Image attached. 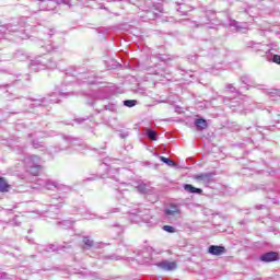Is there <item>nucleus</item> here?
<instances>
[{
	"label": "nucleus",
	"mask_w": 280,
	"mask_h": 280,
	"mask_svg": "<svg viewBox=\"0 0 280 280\" xmlns=\"http://www.w3.org/2000/svg\"><path fill=\"white\" fill-rule=\"evenodd\" d=\"M126 137H128V132H126V133H120V138H121V139H126Z\"/></svg>",
	"instance_id": "41"
},
{
	"label": "nucleus",
	"mask_w": 280,
	"mask_h": 280,
	"mask_svg": "<svg viewBox=\"0 0 280 280\" xmlns=\"http://www.w3.org/2000/svg\"><path fill=\"white\" fill-rule=\"evenodd\" d=\"M226 91H230V93H238L237 89H235V86H233V84H228Z\"/></svg>",
	"instance_id": "31"
},
{
	"label": "nucleus",
	"mask_w": 280,
	"mask_h": 280,
	"mask_svg": "<svg viewBox=\"0 0 280 280\" xmlns=\"http://www.w3.org/2000/svg\"><path fill=\"white\" fill-rule=\"evenodd\" d=\"M60 225L63 228V229H71V226H73V222L69 221V220H65L62 222H60Z\"/></svg>",
	"instance_id": "27"
},
{
	"label": "nucleus",
	"mask_w": 280,
	"mask_h": 280,
	"mask_svg": "<svg viewBox=\"0 0 280 280\" xmlns=\"http://www.w3.org/2000/svg\"><path fill=\"white\" fill-rule=\"evenodd\" d=\"M267 60L269 62H275L276 65H280V55H273L272 52L267 56Z\"/></svg>",
	"instance_id": "22"
},
{
	"label": "nucleus",
	"mask_w": 280,
	"mask_h": 280,
	"mask_svg": "<svg viewBox=\"0 0 280 280\" xmlns=\"http://www.w3.org/2000/svg\"><path fill=\"white\" fill-rule=\"evenodd\" d=\"M78 124H82V121H86V119H77Z\"/></svg>",
	"instance_id": "43"
},
{
	"label": "nucleus",
	"mask_w": 280,
	"mask_h": 280,
	"mask_svg": "<svg viewBox=\"0 0 280 280\" xmlns=\"http://www.w3.org/2000/svg\"><path fill=\"white\" fill-rule=\"evenodd\" d=\"M37 185H39V187H45V189L48 190L62 189L63 191H71L69 186L61 185L58 182H54L51 179H37Z\"/></svg>",
	"instance_id": "4"
},
{
	"label": "nucleus",
	"mask_w": 280,
	"mask_h": 280,
	"mask_svg": "<svg viewBox=\"0 0 280 280\" xmlns=\"http://www.w3.org/2000/svg\"><path fill=\"white\" fill-rule=\"evenodd\" d=\"M184 189L187 191V194H198L199 196L202 194L201 188L194 187L191 184H185Z\"/></svg>",
	"instance_id": "14"
},
{
	"label": "nucleus",
	"mask_w": 280,
	"mask_h": 280,
	"mask_svg": "<svg viewBox=\"0 0 280 280\" xmlns=\"http://www.w3.org/2000/svg\"><path fill=\"white\" fill-rule=\"evenodd\" d=\"M259 261L264 264H271L272 261H279V253L277 252H267L259 256Z\"/></svg>",
	"instance_id": "7"
},
{
	"label": "nucleus",
	"mask_w": 280,
	"mask_h": 280,
	"mask_svg": "<svg viewBox=\"0 0 280 280\" xmlns=\"http://www.w3.org/2000/svg\"><path fill=\"white\" fill-rule=\"evenodd\" d=\"M66 141L70 144V148L77 150V152H84V150H86V145H84V142L81 140L68 138Z\"/></svg>",
	"instance_id": "8"
},
{
	"label": "nucleus",
	"mask_w": 280,
	"mask_h": 280,
	"mask_svg": "<svg viewBox=\"0 0 280 280\" xmlns=\"http://www.w3.org/2000/svg\"><path fill=\"white\" fill-rule=\"evenodd\" d=\"M107 176L109 180H114L115 183H119V170L118 168H109L107 172Z\"/></svg>",
	"instance_id": "13"
},
{
	"label": "nucleus",
	"mask_w": 280,
	"mask_h": 280,
	"mask_svg": "<svg viewBox=\"0 0 280 280\" xmlns=\"http://www.w3.org/2000/svg\"><path fill=\"white\" fill-rule=\"evenodd\" d=\"M271 117H272V119H273V121H276L277 124H279V117H280V114H278L277 112H273L272 114H271Z\"/></svg>",
	"instance_id": "33"
},
{
	"label": "nucleus",
	"mask_w": 280,
	"mask_h": 280,
	"mask_svg": "<svg viewBox=\"0 0 280 280\" xmlns=\"http://www.w3.org/2000/svg\"><path fill=\"white\" fill-rule=\"evenodd\" d=\"M254 51H257L260 56L271 55V51H275V48L271 45H266L261 43H256L252 46Z\"/></svg>",
	"instance_id": "5"
},
{
	"label": "nucleus",
	"mask_w": 280,
	"mask_h": 280,
	"mask_svg": "<svg viewBox=\"0 0 280 280\" xmlns=\"http://www.w3.org/2000/svg\"><path fill=\"white\" fill-rule=\"evenodd\" d=\"M241 84H246V86H250V84H255V81L252 79L250 75L245 74L241 77Z\"/></svg>",
	"instance_id": "19"
},
{
	"label": "nucleus",
	"mask_w": 280,
	"mask_h": 280,
	"mask_svg": "<svg viewBox=\"0 0 280 280\" xmlns=\"http://www.w3.org/2000/svg\"><path fill=\"white\" fill-rule=\"evenodd\" d=\"M56 67H58V63L48 55L38 56L30 62L32 71H45V69H56Z\"/></svg>",
	"instance_id": "2"
},
{
	"label": "nucleus",
	"mask_w": 280,
	"mask_h": 280,
	"mask_svg": "<svg viewBox=\"0 0 280 280\" xmlns=\"http://www.w3.org/2000/svg\"><path fill=\"white\" fill-rule=\"evenodd\" d=\"M195 179L203 185L209 186L213 183V173H203L195 176Z\"/></svg>",
	"instance_id": "10"
},
{
	"label": "nucleus",
	"mask_w": 280,
	"mask_h": 280,
	"mask_svg": "<svg viewBox=\"0 0 280 280\" xmlns=\"http://www.w3.org/2000/svg\"><path fill=\"white\" fill-rule=\"evenodd\" d=\"M110 259H116V261H117V260H119V257H117V256H110Z\"/></svg>",
	"instance_id": "44"
},
{
	"label": "nucleus",
	"mask_w": 280,
	"mask_h": 280,
	"mask_svg": "<svg viewBox=\"0 0 280 280\" xmlns=\"http://www.w3.org/2000/svg\"><path fill=\"white\" fill-rule=\"evenodd\" d=\"M30 100L31 102H33L32 106H34L35 108H38V106H49V104H58V102H60V100H58L57 93H52L44 97L38 96Z\"/></svg>",
	"instance_id": "3"
},
{
	"label": "nucleus",
	"mask_w": 280,
	"mask_h": 280,
	"mask_svg": "<svg viewBox=\"0 0 280 280\" xmlns=\"http://www.w3.org/2000/svg\"><path fill=\"white\" fill-rule=\"evenodd\" d=\"M88 180H95V177H90L88 178Z\"/></svg>",
	"instance_id": "47"
},
{
	"label": "nucleus",
	"mask_w": 280,
	"mask_h": 280,
	"mask_svg": "<svg viewBox=\"0 0 280 280\" xmlns=\"http://www.w3.org/2000/svg\"><path fill=\"white\" fill-rule=\"evenodd\" d=\"M37 45H38V47H40V49H44V51H47V52L54 51V49H56L54 47V45L45 44V42H43V40H38Z\"/></svg>",
	"instance_id": "17"
},
{
	"label": "nucleus",
	"mask_w": 280,
	"mask_h": 280,
	"mask_svg": "<svg viewBox=\"0 0 280 280\" xmlns=\"http://www.w3.org/2000/svg\"><path fill=\"white\" fill-rule=\"evenodd\" d=\"M195 126L197 130H205L208 126L207 120L203 118H197L195 119Z\"/></svg>",
	"instance_id": "16"
},
{
	"label": "nucleus",
	"mask_w": 280,
	"mask_h": 280,
	"mask_svg": "<svg viewBox=\"0 0 280 280\" xmlns=\"http://www.w3.org/2000/svg\"><path fill=\"white\" fill-rule=\"evenodd\" d=\"M25 165L26 166H36V165H43V160L38 155H30L25 159Z\"/></svg>",
	"instance_id": "12"
},
{
	"label": "nucleus",
	"mask_w": 280,
	"mask_h": 280,
	"mask_svg": "<svg viewBox=\"0 0 280 280\" xmlns=\"http://www.w3.org/2000/svg\"><path fill=\"white\" fill-rule=\"evenodd\" d=\"M15 58H18V60H27V56L21 52L15 54Z\"/></svg>",
	"instance_id": "34"
},
{
	"label": "nucleus",
	"mask_w": 280,
	"mask_h": 280,
	"mask_svg": "<svg viewBox=\"0 0 280 280\" xmlns=\"http://www.w3.org/2000/svg\"><path fill=\"white\" fill-rule=\"evenodd\" d=\"M138 191H140V194H145V191H148V185L139 184L138 185Z\"/></svg>",
	"instance_id": "29"
},
{
	"label": "nucleus",
	"mask_w": 280,
	"mask_h": 280,
	"mask_svg": "<svg viewBox=\"0 0 280 280\" xmlns=\"http://www.w3.org/2000/svg\"><path fill=\"white\" fill-rule=\"evenodd\" d=\"M130 214L131 215H139V217H141V209H136V210H132V211H130Z\"/></svg>",
	"instance_id": "35"
},
{
	"label": "nucleus",
	"mask_w": 280,
	"mask_h": 280,
	"mask_svg": "<svg viewBox=\"0 0 280 280\" xmlns=\"http://www.w3.org/2000/svg\"><path fill=\"white\" fill-rule=\"evenodd\" d=\"M27 172H30V174H32L33 176H38L40 174V172H43V165H31V166H26Z\"/></svg>",
	"instance_id": "15"
},
{
	"label": "nucleus",
	"mask_w": 280,
	"mask_h": 280,
	"mask_svg": "<svg viewBox=\"0 0 280 280\" xmlns=\"http://www.w3.org/2000/svg\"><path fill=\"white\" fill-rule=\"evenodd\" d=\"M54 250H56V246L50 245L49 248L46 249L47 253H54Z\"/></svg>",
	"instance_id": "37"
},
{
	"label": "nucleus",
	"mask_w": 280,
	"mask_h": 280,
	"mask_svg": "<svg viewBox=\"0 0 280 280\" xmlns=\"http://www.w3.org/2000/svg\"><path fill=\"white\" fill-rule=\"evenodd\" d=\"M164 213L167 218H178L183 211L180 210V205L171 203L167 208L164 209Z\"/></svg>",
	"instance_id": "6"
},
{
	"label": "nucleus",
	"mask_w": 280,
	"mask_h": 280,
	"mask_svg": "<svg viewBox=\"0 0 280 280\" xmlns=\"http://www.w3.org/2000/svg\"><path fill=\"white\" fill-rule=\"evenodd\" d=\"M83 244H84V248H93V240H91L89 236H84L83 237Z\"/></svg>",
	"instance_id": "24"
},
{
	"label": "nucleus",
	"mask_w": 280,
	"mask_h": 280,
	"mask_svg": "<svg viewBox=\"0 0 280 280\" xmlns=\"http://www.w3.org/2000/svg\"><path fill=\"white\" fill-rule=\"evenodd\" d=\"M105 110H110V105H106Z\"/></svg>",
	"instance_id": "45"
},
{
	"label": "nucleus",
	"mask_w": 280,
	"mask_h": 280,
	"mask_svg": "<svg viewBox=\"0 0 280 280\" xmlns=\"http://www.w3.org/2000/svg\"><path fill=\"white\" fill-rule=\"evenodd\" d=\"M208 253L210 255H214L217 257H220V255H224L226 253V247L225 246H220V245H210L208 248Z\"/></svg>",
	"instance_id": "11"
},
{
	"label": "nucleus",
	"mask_w": 280,
	"mask_h": 280,
	"mask_svg": "<svg viewBox=\"0 0 280 280\" xmlns=\"http://www.w3.org/2000/svg\"><path fill=\"white\" fill-rule=\"evenodd\" d=\"M0 280H10L8 272L0 271Z\"/></svg>",
	"instance_id": "32"
},
{
	"label": "nucleus",
	"mask_w": 280,
	"mask_h": 280,
	"mask_svg": "<svg viewBox=\"0 0 280 280\" xmlns=\"http://www.w3.org/2000/svg\"><path fill=\"white\" fill-rule=\"evenodd\" d=\"M25 18L21 19L18 23L8 24L7 30L4 31V34L8 36V34H11V36H14V40L19 43V40H27L30 38V35L25 33L26 22Z\"/></svg>",
	"instance_id": "1"
},
{
	"label": "nucleus",
	"mask_w": 280,
	"mask_h": 280,
	"mask_svg": "<svg viewBox=\"0 0 280 280\" xmlns=\"http://www.w3.org/2000/svg\"><path fill=\"white\" fill-rule=\"evenodd\" d=\"M256 209H266V206H264V205L256 206Z\"/></svg>",
	"instance_id": "42"
},
{
	"label": "nucleus",
	"mask_w": 280,
	"mask_h": 280,
	"mask_svg": "<svg viewBox=\"0 0 280 280\" xmlns=\"http://www.w3.org/2000/svg\"><path fill=\"white\" fill-rule=\"evenodd\" d=\"M230 25H231L232 27H240L237 21H231V22H230Z\"/></svg>",
	"instance_id": "38"
},
{
	"label": "nucleus",
	"mask_w": 280,
	"mask_h": 280,
	"mask_svg": "<svg viewBox=\"0 0 280 280\" xmlns=\"http://www.w3.org/2000/svg\"><path fill=\"white\" fill-rule=\"evenodd\" d=\"M48 36H54V31H50V32L48 33Z\"/></svg>",
	"instance_id": "46"
},
{
	"label": "nucleus",
	"mask_w": 280,
	"mask_h": 280,
	"mask_svg": "<svg viewBox=\"0 0 280 280\" xmlns=\"http://www.w3.org/2000/svg\"><path fill=\"white\" fill-rule=\"evenodd\" d=\"M269 97L273 102H279V100H280V90H270L269 91Z\"/></svg>",
	"instance_id": "20"
},
{
	"label": "nucleus",
	"mask_w": 280,
	"mask_h": 280,
	"mask_svg": "<svg viewBox=\"0 0 280 280\" xmlns=\"http://www.w3.org/2000/svg\"><path fill=\"white\" fill-rule=\"evenodd\" d=\"M188 60H189V62H196V60H198V56L190 55V56H188Z\"/></svg>",
	"instance_id": "36"
},
{
	"label": "nucleus",
	"mask_w": 280,
	"mask_h": 280,
	"mask_svg": "<svg viewBox=\"0 0 280 280\" xmlns=\"http://www.w3.org/2000/svg\"><path fill=\"white\" fill-rule=\"evenodd\" d=\"M33 148H35L36 150H38V148H45V145H43V142L38 141V140H34L33 141Z\"/></svg>",
	"instance_id": "30"
},
{
	"label": "nucleus",
	"mask_w": 280,
	"mask_h": 280,
	"mask_svg": "<svg viewBox=\"0 0 280 280\" xmlns=\"http://www.w3.org/2000/svg\"><path fill=\"white\" fill-rule=\"evenodd\" d=\"M124 106H127V108H132L137 106V100H126L124 101Z\"/></svg>",
	"instance_id": "26"
},
{
	"label": "nucleus",
	"mask_w": 280,
	"mask_h": 280,
	"mask_svg": "<svg viewBox=\"0 0 280 280\" xmlns=\"http://www.w3.org/2000/svg\"><path fill=\"white\" fill-rule=\"evenodd\" d=\"M147 137L151 141H156V137H158L156 131H154L152 129H147Z\"/></svg>",
	"instance_id": "25"
},
{
	"label": "nucleus",
	"mask_w": 280,
	"mask_h": 280,
	"mask_svg": "<svg viewBox=\"0 0 280 280\" xmlns=\"http://www.w3.org/2000/svg\"><path fill=\"white\" fill-rule=\"evenodd\" d=\"M59 95L61 97H69V95H71V93H63V92H60Z\"/></svg>",
	"instance_id": "40"
},
{
	"label": "nucleus",
	"mask_w": 280,
	"mask_h": 280,
	"mask_svg": "<svg viewBox=\"0 0 280 280\" xmlns=\"http://www.w3.org/2000/svg\"><path fill=\"white\" fill-rule=\"evenodd\" d=\"M158 268L161 270H165L167 272H172V270H176L178 268V265L176 261H170V260H163L156 264Z\"/></svg>",
	"instance_id": "9"
},
{
	"label": "nucleus",
	"mask_w": 280,
	"mask_h": 280,
	"mask_svg": "<svg viewBox=\"0 0 280 280\" xmlns=\"http://www.w3.org/2000/svg\"><path fill=\"white\" fill-rule=\"evenodd\" d=\"M160 161H162V163H165L166 165H168V167H176L175 162L172 161L170 158L160 156Z\"/></svg>",
	"instance_id": "23"
},
{
	"label": "nucleus",
	"mask_w": 280,
	"mask_h": 280,
	"mask_svg": "<svg viewBox=\"0 0 280 280\" xmlns=\"http://www.w3.org/2000/svg\"><path fill=\"white\" fill-rule=\"evenodd\" d=\"M65 205V199L61 197L59 198H52L50 207H55L56 209H60Z\"/></svg>",
	"instance_id": "18"
},
{
	"label": "nucleus",
	"mask_w": 280,
	"mask_h": 280,
	"mask_svg": "<svg viewBox=\"0 0 280 280\" xmlns=\"http://www.w3.org/2000/svg\"><path fill=\"white\" fill-rule=\"evenodd\" d=\"M8 189H10V185L5 182V178L0 177V191L5 192Z\"/></svg>",
	"instance_id": "21"
},
{
	"label": "nucleus",
	"mask_w": 280,
	"mask_h": 280,
	"mask_svg": "<svg viewBox=\"0 0 280 280\" xmlns=\"http://www.w3.org/2000/svg\"><path fill=\"white\" fill-rule=\"evenodd\" d=\"M163 231H165L166 233H176V228L172 226V225H164Z\"/></svg>",
	"instance_id": "28"
},
{
	"label": "nucleus",
	"mask_w": 280,
	"mask_h": 280,
	"mask_svg": "<svg viewBox=\"0 0 280 280\" xmlns=\"http://www.w3.org/2000/svg\"><path fill=\"white\" fill-rule=\"evenodd\" d=\"M270 191L272 192V191H275V190H272V188H268V189H267L268 198H269L270 200H272V197H271V195H270Z\"/></svg>",
	"instance_id": "39"
}]
</instances>
